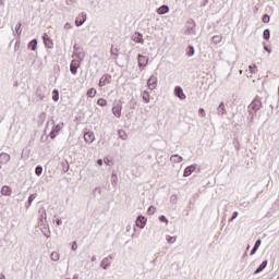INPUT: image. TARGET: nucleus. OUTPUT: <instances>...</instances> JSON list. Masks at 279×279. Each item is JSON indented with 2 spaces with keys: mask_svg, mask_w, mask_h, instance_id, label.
I'll return each mask as SVG.
<instances>
[{
  "mask_svg": "<svg viewBox=\"0 0 279 279\" xmlns=\"http://www.w3.org/2000/svg\"><path fill=\"white\" fill-rule=\"evenodd\" d=\"M263 108V102L260 99L255 98L250 105H248V112L250 114H256L258 110Z\"/></svg>",
  "mask_w": 279,
  "mask_h": 279,
  "instance_id": "1",
  "label": "nucleus"
},
{
  "mask_svg": "<svg viewBox=\"0 0 279 279\" xmlns=\"http://www.w3.org/2000/svg\"><path fill=\"white\" fill-rule=\"evenodd\" d=\"M137 62H138L140 70L143 71V69H145L147 66L148 62H149V57L138 54Z\"/></svg>",
  "mask_w": 279,
  "mask_h": 279,
  "instance_id": "2",
  "label": "nucleus"
},
{
  "mask_svg": "<svg viewBox=\"0 0 279 279\" xmlns=\"http://www.w3.org/2000/svg\"><path fill=\"white\" fill-rule=\"evenodd\" d=\"M147 86H148L149 90H156V88L158 86V77L151 75L148 78Z\"/></svg>",
  "mask_w": 279,
  "mask_h": 279,
  "instance_id": "3",
  "label": "nucleus"
},
{
  "mask_svg": "<svg viewBox=\"0 0 279 279\" xmlns=\"http://www.w3.org/2000/svg\"><path fill=\"white\" fill-rule=\"evenodd\" d=\"M111 80H112V76H110V74H105L100 77L98 86L100 87L107 86V84H110Z\"/></svg>",
  "mask_w": 279,
  "mask_h": 279,
  "instance_id": "4",
  "label": "nucleus"
},
{
  "mask_svg": "<svg viewBox=\"0 0 279 279\" xmlns=\"http://www.w3.org/2000/svg\"><path fill=\"white\" fill-rule=\"evenodd\" d=\"M80 60H72L70 64V71L72 75H75L77 73V69H80Z\"/></svg>",
  "mask_w": 279,
  "mask_h": 279,
  "instance_id": "5",
  "label": "nucleus"
},
{
  "mask_svg": "<svg viewBox=\"0 0 279 279\" xmlns=\"http://www.w3.org/2000/svg\"><path fill=\"white\" fill-rule=\"evenodd\" d=\"M174 95L175 97H179V99H186V94H184V89L180 86L174 88Z\"/></svg>",
  "mask_w": 279,
  "mask_h": 279,
  "instance_id": "6",
  "label": "nucleus"
},
{
  "mask_svg": "<svg viewBox=\"0 0 279 279\" xmlns=\"http://www.w3.org/2000/svg\"><path fill=\"white\" fill-rule=\"evenodd\" d=\"M132 40H133L134 43L140 44V45H143V43H145V40L143 39V34H141V33H138V32H136V33L133 34Z\"/></svg>",
  "mask_w": 279,
  "mask_h": 279,
  "instance_id": "7",
  "label": "nucleus"
},
{
  "mask_svg": "<svg viewBox=\"0 0 279 279\" xmlns=\"http://www.w3.org/2000/svg\"><path fill=\"white\" fill-rule=\"evenodd\" d=\"M86 23V14L82 13L80 14L75 20L76 27H80L81 25H84Z\"/></svg>",
  "mask_w": 279,
  "mask_h": 279,
  "instance_id": "8",
  "label": "nucleus"
},
{
  "mask_svg": "<svg viewBox=\"0 0 279 279\" xmlns=\"http://www.w3.org/2000/svg\"><path fill=\"white\" fill-rule=\"evenodd\" d=\"M146 223H147V219L145 217L143 216L137 217L136 219L137 228H145Z\"/></svg>",
  "mask_w": 279,
  "mask_h": 279,
  "instance_id": "9",
  "label": "nucleus"
},
{
  "mask_svg": "<svg viewBox=\"0 0 279 279\" xmlns=\"http://www.w3.org/2000/svg\"><path fill=\"white\" fill-rule=\"evenodd\" d=\"M195 169H197L195 166H189L185 168L183 172V178H189L192 173H194Z\"/></svg>",
  "mask_w": 279,
  "mask_h": 279,
  "instance_id": "10",
  "label": "nucleus"
},
{
  "mask_svg": "<svg viewBox=\"0 0 279 279\" xmlns=\"http://www.w3.org/2000/svg\"><path fill=\"white\" fill-rule=\"evenodd\" d=\"M44 43L48 49H53V41L47 34L44 35Z\"/></svg>",
  "mask_w": 279,
  "mask_h": 279,
  "instance_id": "11",
  "label": "nucleus"
},
{
  "mask_svg": "<svg viewBox=\"0 0 279 279\" xmlns=\"http://www.w3.org/2000/svg\"><path fill=\"white\" fill-rule=\"evenodd\" d=\"M84 141L87 143H93L95 141V133L93 132H87L84 134Z\"/></svg>",
  "mask_w": 279,
  "mask_h": 279,
  "instance_id": "12",
  "label": "nucleus"
},
{
  "mask_svg": "<svg viewBox=\"0 0 279 279\" xmlns=\"http://www.w3.org/2000/svg\"><path fill=\"white\" fill-rule=\"evenodd\" d=\"M1 195H5L7 197H10L12 195V189L8 185H3L1 189Z\"/></svg>",
  "mask_w": 279,
  "mask_h": 279,
  "instance_id": "13",
  "label": "nucleus"
},
{
  "mask_svg": "<svg viewBox=\"0 0 279 279\" xmlns=\"http://www.w3.org/2000/svg\"><path fill=\"white\" fill-rule=\"evenodd\" d=\"M121 110L122 107L121 105L117 104L113 108H112V112L114 114V117H117L118 119L121 117Z\"/></svg>",
  "mask_w": 279,
  "mask_h": 279,
  "instance_id": "14",
  "label": "nucleus"
},
{
  "mask_svg": "<svg viewBox=\"0 0 279 279\" xmlns=\"http://www.w3.org/2000/svg\"><path fill=\"white\" fill-rule=\"evenodd\" d=\"M142 99L145 104H149V101H151V95H149V92L144 90L142 93Z\"/></svg>",
  "mask_w": 279,
  "mask_h": 279,
  "instance_id": "15",
  "label": "nucleus"
},
{
  "mask_svg": "<svg viewBox=\"0 0 279 279\" xmlns=\"http://www.w3.org/2000/svg\"><path fill=\"white\" fill-rule=\"evenodd\" d=\"M260 243L262 241L260 240H257L252 252H251V256H254V254H256V252L258 251V248L260 247Z\"/></svg>",
  "mask_w": 279,
  "mask_h": 279,
  "instance_id": "16",
  "label": "nucleus"
},
{
  "mask_svg": "<svg viewBox=\"0 0 279 279\" xmlns=\"http://www.w3.org/2000/svg\"><path fill=\"white\" fill-rule=\"evenodd\" d=\"M167 12H169V7H167V5H161V7L157 10V14H167Z\"/></svg>",
  "mask_w": 279,
  "mask_h": 279,
  "instance_id": "17",
  "label": "nucleus"
},
{
  "mask_svg": "<svg viewBox=\"0 0 279 279\" xmlns=\"http://www.w3.org/2000/svg\"><path fill=\"white\" fill-rule=\"evenodd\" d=\"M171 162H182V156L180 155H172L170 157Z\"/></svg>",
  "mask_w": 279,
  "mask_h": 279,
  "instance_id": "18",
  "label": "nucleus"
},
{
  "mask_svg": "<svg viewBox=\"0 0 279 279\" xmlns=\"http://www.w3.org/2000/svg\"><path fill=\"white\" fill-rule=\"evenodd\" d=\"M37 47H38V41L36 39H33L29 43V48L32 49V51H36Z\"/></svg>",
  "mask_w": 279,
  "mask_h": 279,
  "instance_id": "19",
  "label": "nucleus"
},
{
  "mask_svg": "<svg viewBox=\"0 0 279 279\" xmlns=\"http://www.w3.org/2000/svg\"><path fill=\"white\" fill-rule=\"evenodd\" d=\"M265 267H267V260L263 262L258 268L255 270V274H260V271H263V269H265Z\"/></svg>",
  "mask_w": 279,
  "mask_h": 279,
  "instance_id": "20",
  "label": "nucleus"
},
{
  "mask_svg": "<svg viewBox=\"0 0 279 279\" xmlns=\"http://www.w3.org/2000/svg\"><path fill=\"white\" fill-rule=\"evenodd\" d=\"M97 106H100L101 108H104L105 106H108V101L104 98H99L97 100Z\"/></svg>",
  "mask_w": 279,
  "mask_h": 279,
  "instance_id": "21",
  "label": "nucleus"
},
{
  "mask_svg": "<svg viewBox=\"0 0 279 279\" xmlns=\"http://www.w3.org/2000/svg\"><path fill=\"white\" fill-rule=\"evenodd\" d=\"M218 114H226V106L221 102L218 107Z\"/></svg>",
  "mask_w": 279,
  "mask_h": 279,
  "instance_id": "22",
  "label": "nucleus"
},
{
  "mask_svg": "<svg viewBox=\"0 0 279 279\" xmlns=\"http://www.w3.org/2000/svg\"><path fill=\"white\" fill-rule=\"evenodd\" d=\"M97 95V89H95V88H89L88 90H87V96H89V97H95Z\"/></svg>",
  "mask_w": 279,
  "mask_h": 279,
  "instance_id": "23",
  "label": "nucleus"
},
{
  "mask_svg": "<svg viewBox=\"0 0 279 279\" xmlns=\"http://www.w3.org/2000/svg\"><path fill=\"white\" fill-rule=\"evenodd\" d=\"M60 99V94L58 93V89H54L52 92V100L58 101Z\"/></svg>",
  "mask_w": 279,
  "mask_h": 279,
  "instance_id": "24",
  "label": "nucleus"
},
{
  "mask_svg": "<svg viewBox=\"0 0 279 279\" xmlns=\"http://www.w3.org/2000/svg\"><path fill=\"white\" fill-rule=\"evenodd\" d=\"M248 71H250V77H252L253 73H256L258 69L256 68V65H250Z\"/></svg>",
  "mask_w": 279,
  "mask_h": 279,
  "instance_id": "25",
  "label": "nucleus"
},
{
  "mask_svg": "<svg viewBox=\"0 0 279 279\" xmlns=\"http://www.w3.org/2000/svg\"><path fill=\"white\" fill-rule=\"evenodd\" d=\"M51 260H59L60 259V254L58 252H53L50 255Z\"/></svg>",
  "mask_w": 279,
  "mask_h": 279,
  "instance_id": "26",
  "label": "nucleus"
},
{
  "mask_svg": "<svg viewBox=\"0 0 279 279\" xmlns=\"http://www.w3.org/2000/svg\"><path fill=\"white\" fill-rule=\"evenodd\" d=\"M270 33H269V29H265L264 31V33H263V38L265 39V40H269V38H270Z\"/></svg>",
  "mask_w": 279,
  "mask_h": 279,
  "instance_id": "27",
  "label": "nucleus"
},
{
  "mask_svg": "<svg viewBox=\"0 0 279 279\" xmlns=\"http://www.w3.org/2000/svg\"><path fill=\"white\" fill-rule=\"evenodd\" d=\"M187 56L191 57V56H195V48H193V46H190L187 48Z\"/></svg>",
  "mask_w": 279,
  "mask_h": 279,
  "instance_id": "28",
  "label": "nucleus"
},
{
  "mask_svg": "<svg viewBox=\"0 0 279 279\" xmlns=\"http://www.w3.org/2000/svg\"><path fill=\"white\" fill-rule=\"evenodd\" d=\"M166 240L168 241V243H175L178 238L177 236L167 235Z\"/></svg>",
  "mask_w": 279,
  "mask_h": 279,
  "instance_id": "29",
  "label": "nucleus"
},
{
  "mask_svg": "<svg viewBox=\"0 0 279 279\" xmlns=\"http://www.w3.org/2000/svg\"><path fill=\"white\" fill-rule=\"evenodd\" d=\"M104 162H105V165H108V167H112V165H114V162H112V159H110V158H108V157H106V158L104 159Z\"/></svg>",
  "mask_w": 279,
  "mask_h": 279,
  "instance_id": "30",
  "label": "nucleus"
},
{
  "mask_svg": "<svg viewBox=\"0 0 279 279\" xmlns=\"http://www.w3.org/2000/svg\"><path fill=\"white\" fill-rule=\"evenodd\" d=\"M0 158H3V160H5L7 162H10V155L5 154V153H2L0 155Z\"/></svg>",
  "mask_w": 279,
  "mask_h": 279,
  "instance_id": "31",
  "label": "nucleus"
},
{
  "mask_svg": "<svg viewBox=\"0 0 279 279\" xmlns=\"http://www.w3.org/2000/svg\"><path fill=\"white\" fill-rule=\"evenodd\" d=\"M35 173H36V175H43V167L38 166V167L35 169Z\"/></svg>",
  "mask_w": 279,
  "mask_h": 279,
  "instance_id": "32",
  "label": "nucleus"
},
{
  "mask_svg": "<svg viewBox=\"0 0 279 279\" xmlns=\"http://www.w3.org/2000/svg\"><path fill=\"white\" fill-rule=\"evenodd\" d=\"M111 53H112V56H119V48H114V46H112Z\"/></svg>",
  "mask_w": 279,
  "mask_h": 279,
  "instance_id": "33",
  "label": "nucleus"
},
{
  "mask_svg": "<svg viewBox=\"0 0 279 279\" xmlns=\"http://www.w3.org/2000/svg\"><path fill=\"white\" fill-rule=\"evenodd\" d=\"M110 264L108 263V258L102 259L101 262V267H104V269H106Z\"/></svg>",
  "mask_w": 279,
  "mask_h": 279,
  "instance_id": "34",
  "label": "nucleus"
},
{
  "mask_svg": "<svg viewBox=\"0 0 279 279\" xmlns=\"http://www.w3.org/2000/svg\"><path fill=\"white\" fill-rule=\"evenodd\" d=\"M59 132L60 131H51L50 134H49L50 138H56L58 136Z\"/></svg>",
  "mask_w": 279,
  "mask_h": 279,
  "instance_id": "35",
  "label": "nucleus"
},
{
  "mask_svg": "<svg viewBox=\"0 0 279 279\" xmlns=\"http://www.w3.org/2000/svg\"><path fill=\"white\" fill-rule=\"evenodd\" d=\"M269 20H270V17H269L268 14H265V15L263 16V19H262L263 23H269Z\"/></svg>",
  "mask_w": 279,
  "mask_h": 279,
  "instance_id": "36",
  "label": "nucleus"
},
{
  "mask_svg": "<svg viewBox=\"0 0 279 279\" xmlns=\"http://www.w3.org/2000/svg\"><path fill=\"white\" fill-rule=\"evenodd\" d=\"M159 221H161V222H163V223H169V220L167 219V217H165V216H160L159 217Z\"/></svg>",
  "mask_w": 279,
  "mask_h": 279,
  "instance_id": "37",
  "label": "nucleus"
},
{
  "mask_svg": "<svg viewBox=\"0 0 279 279\" xmlns=\"http://www.w3.org/2000/svg\"><path fill=\"white\" fill-rule=\"evenodd\" d=\"M148 213H149L150 215H154V214L156 213V207L150 206V207L148 208Z\"/></svg>",
  "mask_w": 279,
  "mask_h": 279,
  "instance_id": "38",
  "label": "nucleus"
},
{
  "mask_svg": "<svg viewBox=\"0 0 279 279\" xmlns=\"http://www.w3.org/2000/svg\"><path fill=\"white\" fill-rule=\"evenodd\" d=\"M236 217H239V213L234 211L233 216L231 217L230 221H234V219H236Z\"/></svg>",
  "mask_w": 279,
  "mask_h": 279,
  "instance_id": "39",
  "label": "nucleus"
},
{
  "mask_svg": "<svg viewBox=\"0 0 279 279\" xmlns=\"http://www.w3.org/2000/svg\"><path fill=\"white\" fill-rule=\"evenodd\" d=\"M72 250H73V252H75V250H77V242L72 243Z\"/></svg>",
  "mask_w": 279,
  "mask_h": 279,
  "instance_id": "40",
  "label": "nucleus"
},
{
  "mask_svg": "<svg viewBox=\"0 0 279 279\" xmlns=\"http://www.w3.org/2000/svg\"><path fill=\"white\" fill-rule=\"evenodd\" d=\"M97 165H99V167H101V165H104V160L98 159V160H97Z\"/></svg>",
  "mask_w": 279,
  "mask_h": 279,
  "instance_id": "41",
  "label": "nucleus"
},
{
  "mask_svg": "<svg viewBox=\"0 0 279 279\" xmlns=\"http://www.w3.org/2000/svg\"><path fill=\"white\" fill-rule=\"evenodd\" d=\"M198 112H201V114H203V117H206V113L204 112V109H199Z\"/></svg>",
  "mask_w": 279,
  "mask_h": 279,
  "instance_id": "42",
  "label": "nucleus"
},
{
  "mask_svg": "<svg viewBox=\"0 0 279 279\" xmlns=\"http://www.w3.org/2000/svg\"><path fill=\"white\" fill-rule=\"evenodd\" d=\"M213 39H214V40H216V39H217V40H221V37H220V36H214Z\"/></svg>",
  "mask_w": 279,
  "mask_h": 279,
  "instance_id": "43",
  "label": "nucleus"
},
{
  "mask_svg": "<svg viewBox=\"0 0 279 279\" xmlns=\"http://www.w3.org/2000/svg\"><path fill=\"white\" fill-rule=\"evenodd\" d=\"M62 223L61 220H57V226H60Z\"/></svg>",
  "mask_w": 279,
  "mask_h": 279,
  "instance_id": "44",
  "label": "nucleus"
},
{
  "mask_svg": "<svg viewBox=\"0 0 279 279\" xmlns=\"http://www.w3.org/2000/svg\"><path fill=\"white\" fill-rule=\"evenodd\" d=\"M266 51H268V53H271V50H269L267 47H265Z\"/></svg>",
  "mask_w": 279,
  "mask_h": 279,
  "instance_id": "45",
  "label": "nucleus"
},
{
  "mask_svg": "<svg viewBox=\"0 0 279 279\" xmlns=\"http://www.w3.org/2000/svg\"><path fill=\"white\" fill-rule=\"evenodd\" d=\"M33 199H34V198H33L32 196H29L28 201H29L31 203L33 202Z\"/></svg>",
  "mask_w": 279,
  "mask_h": 279,
  "instance_id": "46",
  "label": "nucleus"
},
{
  "mask_svg": "<svg viewBox=\"0 0 279 279\" xmlns=\"http://www.w3.org/2000/svg\"><path fill=\"white\" fill-rule=\"evenodd\" d=\"M0 279H5V276H2V278H0Z\"/></svg>",
  "mask_w": 279,
  "mask_h": 279,
  "instance_id": "47",
  "label": "nucleus"
},
{
  "mask_svg": "<svg viewBox=\"0 0 279 279\" xmlns=\"http://www.w3.org/2000/svg\"><path fill=\"white\" fill-rule=\"evenodd\" d=\"M277 279H279V277Z\"/></svg>",
  "mask_w": 279,
  "mask_h": 279,
  "instance_id": "48",
  "label": "nucleus"
}]
</instances>
